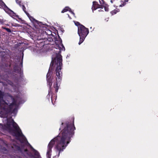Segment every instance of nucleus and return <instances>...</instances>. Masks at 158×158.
<instances>
[{
	"label": "nucleus",
	"mask_w": 158,
	"mask_h": 158,
	"mask_svg": "<svg viewBox=\"0 0 158 158\" xmlns=\"http://www.w3.org/2000/svg\"><path fill=\"white\" fill-rule=\"evenodd\" d=\"M23 95L20 92L14 98L9 95H5L0 91V115L3 118V125L0 124V129L7 131L15 136L21 142H25L27 139L23 134L18 125L11 118H7L6 114L9 112L15 115L16 114L19 105L23 103Z\"/></svg>",
	"instance_id": "1"
},
{
	"label": "nucleus",
	"mask_w": 158,
	"mask_h": 158,
	"mask_svg": "<svg viewBox=\"0 0 158 158\" xmlns=\"http://www.w3.org/2000/svg\"><path fill=\"white\" fill-rule=\"evenodd\" d=\"M75 129L73 122H66L62 123L60 128L61 132L56 137L51 140L47 149L46 156L51 158H58L60 153L63 152L71 141Z\"/></svg>",
	"instance_id": "2"
},
{
	"label": "nucleus",
	"mask_w": 158,
	"mask_h": 158,
	"mask_svg": "<svg viewBox=\"0 0 158 158\" xmlns=\"http://www.w3.org/2000/svg\"><path fill=\"white\" fill-rule=\"evenodd\" d=\"M56 49H59V50L57 53L53 55L50 69H52V67L56 68V77L54 81V87L55 88L56 92H57L62 78V73L61 71L62 66V59L60 52L61 51L65 50L61 40H60L59 44H56Z\"/></svg>",
	"instance_id": "3"
},
{
	"label": "nucleus",
	"mask_w": 158,
	"mask_h": 158,
	"mask_svg": "<svg viewBox=\"0 0 158 158\" xmlns=\"http://www.w3.org/2000/svg\"><path fill=\"white\" fill-rule=\"evenodd\" d=\"M89 32L88 29L82 25H80L78 27V33L80 36L79 45L84 41L85 38Z\"/></svg>",
	"instance_id": "4"
},
{
	"label": "nucleus",
	"mask_w": 158,
	"mask_h": 158,
	"mask_svg": "<svg viewBox=\"0 0 158 158\" xmlns=\"http://www.w3.org/2000/svg\"><path fill=\"white\" fill-rule=\"evenodd\" d=\"M0 5L3 8L6 12L9 15L11 16H15V14L14 12L9 9L6 6L5 4L2 1V0H0Z\"/></svg>",
	"instance_id": "5"
},
{
	"label": "nucleus",
	"mask_w": 158,
	"mask_h": 158,
	"mask_svg": "<svg viewBox=\"0 0 158 158\" xmlns=\"http://www.w3.org/2000/svg\"><path fill=\"white\" fill-rule=\"evenodd\" d=\"M51 72L49 70L47 74L46 77L48 85L50 88L51 87L52 84V80L51 76Z\"/></svg>",
	"instance_id": "6"
},
{
	"label": "nucleus",
	"mask_w": 158,
	"mask_h": 158,
	"mask_svg": "<svg viewBox=\"0 0 158 158\" xmlns=\"http://www.w3.org/2000/svg\"><path fill=\"white\" fill-rule=\"evenodd\" d=\"M50 97L52 102V103L53 101L56 100V97L55 94L54 95L52 94V92L51 90L49 91L48 94L47 96V97L48 98H49Z\"/></svg>",
	"instance_id": "7"
},
{
	"label": "nucleus",
	"mask_w": 158,
	"mask_h": 158,
	"mask_svg": "<svg viewBox=\"0 0 158 158\" xmlns=\"http://www.w3.org/2000/svg\"><path fill=\"white\" fill-rule=\"evenodd\" d=\"M100 6H103L104 7V10L106 11H109L108 6L104 3L103 0H99Z\"/></svg>",
	"instance_id": "8"
},
{
	"label": "nucleus",
	"mask_w": 158,
	"mask_h": 158,
	"mask_svg": "<svg viewBox=\"0 0 158 158\" xmlns=\"http://www.w3.org/2000/svg\"><path fill=\"white\" fill-rule=\"evenodd\" d=\"M11 86L13 90H12L14 92H18V90L19 89V87L17 85L14 84L13 83H12L11 82H10V83L9 84Z\"/></svg>",
	"instance_id": "9"
},
{
	"label": "nucleus",
	"mask_w": 158,
	"mask_h": 158,
	"mask_svg": "<svg viewBox=\"0 0 158 158\" xmlns=\"http://www.w3.org/2000/svg\"><path fill=\"white\" fill-rule=\"evenodd\" d=\"M69 11L74 16L75 15L74 13L71 10V9L68 7H66L64 8L63 10L61 11V13H64L67 11Z\"/></svg>",
	"instance_id": "10"
},
{
	"label": "nucleus",
	"mask_w": 158,
	"mask_h": 158,
	"mask_svg": "<svg viewBox=\"0 0 158 158\" xmlns=\"http://www.w3.org/2000/svg\"><path fill=\"white\" fill-rule=\"evenodd\" d=\"M100 6V5H99L98 4L97 2H93V5L92 7V9L93 10H95L99 8V7Z\"/></svg>",
	"instance_id": "11"
},
{
	"label": "nucleus",
	"mask_w": 158,
	"mask_h": 158,
	"mask_svg": "<svg viewBox=\"0 0 158 158\" xmlns=\"http://www.w3.org/2000/svg\"><path fill=\"white\" fill-rule=\"evenodd\" d=\"M30 146L32 149V152L35 155L38 157V158H39V153L37 151L34 149L31 146Z\"/></svg>",
	"instance_id": "12"
},
{
	"label": "nucleus",
	"mask_w": 158,
	"mask_h": 158,
	"mask_svg": "<svg viewBox=\"0 0 158 158\" xmlns=\"http://www.w3.org/2000/svg\"><path fill=\"white\" fill-rule=\"evenodd\" d=\"M16 1V2L19 4V6L22 7L23 10L26 13V11H25V7H24V6L23 5H21L20 3V1H18V0H15Z\"/></svg>",
	"instance_id": "13"
},
{
	"label": "nucleus",
	"mask_w": 158,
	"mask_h": 158,
	"mask_svg": "<svg viewBox=\"0 0 158 158\" xmlns=\"http://www.w3.org/2000/svg\"><path fill=\"white\" fill-rule=\"evenodd\" d=\"M128 0H124V1H121V4H120L119 6V7H122L126 4V3L125 2H127Z\"/></svg>",
	"instance_id": "14"
},
{
	"label": "nucleus",
	"mask_w": 158,
	"mask_h": 158,
	"mask_svg": "<svg viewBox=\"0 0 158 158\" xmlns=\"http://www.w3.org/2000/svg\"><path fill=\"white\" fill-rule=\"evenodd\" d=\"M119 11V10L118 9H116V10H114L110 12V13L112 15H114L118 12Z\"/></svg>",
	"instance_id": "15"
},
{
	"label": "nucleus",
	"mask_w": 158,
	"mask_h": 158,
	"mask_svg": "<svg viewBox=\"0 0 158 158\" xmlns=\"http://www.w3.org/2000/svg\"><path fill=\"white\" fill-rule=\"evenodd\" d=\"M28 16L30 20L33 23L37 22V21L35 19L32 17L30 16L29 15V16L28 15Z\"/></svg>",
	"instance_id": "16"
},
{
	"label": "nucleus",
	"mask_w": 158,
	"mask_h": 158,
	"mask_svg": "<svg viewBox=\"0 0 158 158\" xmlns=\"http://www.w3.org/2000/svg\"><path fill=\"white\" fill-rule=\"evenodd\" d=\"M99 8H98V11L100 12V11H103L104 10V7H103V6H100Z\"/></svg>",
	"instance_id": "17"
},
{
	"label": "nucleus",
	"mask_w": 158,
	"mask_h": 158,
	"mask_svg": "<svg viewBox=\"0 0 158 158\" xmlns=\"http://www.w3.org/2000/svg\"><path fill=\"white\" fill-rule=\"evenodd\" d=\"M54 38V36H49L48 37V40L49 41H53V39Z\"/></svg>",
	"instance_id": "18"
},
{
	"label": "nucleus",
	"mask_w": 158,
	"mask_h": 158,
	"mask_svg": "<svg viewBox=\"0 0 158 158\" xmlns=\"http://www.w3.org/2000/svg\"><path fill=\"white\" fill-rule=\"evenodd\" d=\"M47 34L49 35V36H52L53 35H52V32L50 31H48L47 32H46Z\"/></svg>",
	"instance_id": "19"
},
{
	"label": "nucleus",
	"mask_w": 158,
	"mask_h": 158,
	"mask_svg": "<svg viewBox=\"0 0 158 158\" xmlns=\"http://www.w3.org/2000/svg\"><path fill=\"white\" fill-rule=\"evenodd\" d=\"M74 23H75V25L77 26L78 27V26L80 25V24L78 22H74Z\"/></svg>",
	"instance_id": "20"
},
{
	"label": "nucleus",
	"mask_w": 158,
	"mask_h": 158,
	"mask_svg": "<svg viewBox=\"0 0 158 158\" xmlns=\"http://www.w3.org/2000/svg\"><path fill=\"white\" fill-rule=\"evenodd\" d=\"M6 30L8 32H10L11 31L10 29L8 28H6Z\"/></svg>",
	"instance_id": "21"
},
{
	"label": "nucleus",
	"mask_w": 158,
	"mask_h": 158,
	"mask_svg": "<svg viewBox=\"0 0 158 158\" xmlns=\"http://www.w3.org/2000/svg\"><path fill=\"white\" fill-rule=\"evenodd\" d=\"M68 17L70 18V19H71V17L69 16V15H68Z\"/></svg>",
	"instance_id": "22"
},
{
	"label": "nucleus",
	"mask_w": 158,
	"mask_h": 158,
	"mask_svg": "<svg viewBox=\"0 0 158 158\" xmlns=\"http://www.w3.org/2000/svg\"><path fill=\"white\" fill-rule=\"evenodd\" d=\"M110 2H111V3H112V0H111V1H110Z\"/></svg>",
	"instance_id": "23"
}]
</instances>
